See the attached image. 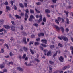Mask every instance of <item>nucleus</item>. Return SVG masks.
<instances>
[{
  "label": "nucleus",
  "mask_w": 73,
  "mask_h": 73,
  "mask_svg": "<svg viewBox=\"0 0 73 73\" xmlns=\"http://www.w3.org/2000/svg\"><path fill=\"white\" fill-rule=\"evenodd\" d=\"M58 38L59 39H60V40H62L63 39L64 41H66V42H68V41L69 40L68 38L66 37H65L64 36H62L61 37H58Z\"/></svg>",
  "instance_id": "1"
},
{
  "label": "nucleus",
  "mask_w": 73,
  "mask_h": 73,
  "mask_svg": "<svg viewBox=\"0 0 73 73\" xmlns=\"http://www.w3.org/2000/svg\"><path fill=\"white\" fill-rule=\"evenodd\" d=\"M5 66V63L4 62H3V64H0V68L3 69L4 68Z\"/></svg>",
  "instance_id": "2"
},
{
  "label": "nucleus",
  "mask_w": 73,
  "mask_h": 73,
  "mask_svg": "<svg viewBox=\"0 0 73 73\" xmlns=\"http://www.w3.org/2000/svg\"><path fill=\"white\" fill-rule=\"evenodd\" d=\"M25 17L24 18L25 21H27V19H28L29 17L28 15V13H25Z\"/></svg>",
  "instance_id": "3"
},
{
  "label": "nucleus",
  "mask_w": 73,
  "mask_h": 73,
  "mask_svg": "<svg viewBox=\"0 0 73 73\" xmlns=\"http://www.w3.org/2000/svg\"><path fill=\"white\" fill-rule=\"evenodd\" d=\"M4 27L6 28V29H9L11 28V26H9L8 25H4Z\"/></svg>",
  "instance_id": "4"
},
{
  "label": "nucleus",
  "mask_w": 73,
  "mask_h": 73,
  "mask_svg": "<svg viewBox=\"0 0 73 73\" xmlns=\"http://www.w3.org/2000/svg\"><path fill=\"white\" fill-rule=\"evenodd\" d=\"M39 18L40 19L38 21V23H40V21H42V15L41 14H40L39 15Z\"/></svg>",
  "instance_id": "5"
},
{
  "label": "nucleus",
  "mask_w": 73,
  "mask_h": 73,
  "mask_svg": "<svg viewBox=\"0 0 73 73\" xmlns=\"http://www.w3.org/2000/svg\"><path fill=\"white\" fill-rule=\"evenodd\" d=\"M59 60L62 62H63L64 61V57L62 56H60V58H59Z\"/></svg>",
  "instance_id": "6"
},
{
  "label": "nucleus",
  "mask_w": 73,
  "mask_h": 73,
  "mask_svg": "<svg viewBox=\"0 0 73 73\" xmlns=\"http://www.w3.org/2000/svg\"><path fill=\"white\" fill-rule=\"evenodd\" d=\"M41 41L42 42H43V43H44V44H47V40H44L42 39L41 40Z\"/></svg>",
  "instance_id": "7"
},
{
  "label": "nucleus",
  "mask_w": 73,
  "mask_h": 73,
  "mask_svg": "<svg viewBox=\"0 0 73 73\" xmlns=\"http://www.w3.org/2000/svg\"><path fill=\"white\" fill-rule=\"evenodd\" d=\"M47 56H52V52L51 51H48V53L47 54Z\"/></svg>",
  "instance_id": "8"
},
{
  "label": "nucleus",
  "mask_w": 73,
  "mask_h": 73,
  "mask_svg": "<svg viewBox=\"0 0 73 73\" xmlns=\"http://www.w3.org/2000/svg\"><path fill=\"white\" fill-rule=\"evenodd\" d=\"M44 36V33H39L38 35V36L39 37H41V36Z\"/></svg>",
  "instance_id": "9"
},
{
  "label": "nucleus",
  "mask_w": 73,
  "mask_h": 73,
  "mask_svg": "<svg viewBox=\"0 0 73 73\" xmlns=\"http://www.w3.org/2000/svg\"><path fill=\"white\" fill-rule=\"evenodd\" d=\"M30 13H35V11L34 10L32 9H30Z\"/></svg>",
  "instance_id": "10"
},
{
  "label": "nucleus",
  "mask_w": 73,
  "mask_h": 73,
  "mask_svg": "<svg viewBox=\"0 0 73 73\" xmlns=\"http://www.w3.org/2000/svg\"><path fill=\"white\" fill-rule=\"evenodd\" d=\"M19 70L20 72H23L24 70L22 68L19 67Z\"/></svg>",
  "instance_id": "11"
},
{
  "label": "nucleus",
  "mask_w": 73,
  "mask_h": 73,
  "mask_svg": "<svg viewBox=\"0 0 73 73\" xmlns=\"http://www.w3.org/2000/svg\"><path fill=\"white\" fill-rule=\"evenodd\" d=\"M11 29L12 31H13L14 32V31H15V27L13 26H12Z\"/></svg>",
  "instance_id": "12"
},
{
  "label": "nucleus",
  "mask_w": 73,
  "mask_h": 73,
  "mask_svg": "<svg viewBox=\"0 0 73 73\" xmlns=\"http://www.w3.org/2000/svg\"><path fill=\"white\" fill-rule=\"evenodd\" d=\"M19 5L20 7H21V8H24V6L23 5L22 3H19Z\"/></svg>",
  "instance_id": "13"
},
{
  "label": "nucleus",
  "mask_w": 73,
  "mask_h": 73,
  "mask_svg": "<svg viewBox=\"0 0 73 73\" xmlns=\"http://www.w3.org/2000/svg\"><path fill=\"white\" fill-rule=\"evenodd\" d=\"M6 8L7 10L8 11H10V7L8 6H6Z\"/></svg>",
  "instance_id": "14"
},
{
  "label": "nucleus",
  "mask_w": 73,
  "mask_h": 73,
  "mask_svg": "<svg viewBox=\"0 0 73 73\" xmlns=\"http://www.w3.org/2000/svg\"><path fill=\"white\" fill-rule=\"evenodd\" d=\"M45 12H47V13H50V11L48 9H46L45 10Z\"/></svg>",
  "instance_id": "15"
},
{
  "label": "nucleus",
  "mask_w": 73,
  "mask_h": 73,
  "mask_svg": "<svg viewBox=\"0 0 73 73\" xmlns=\"http://www.w3.org/2000/svg\"><path fill=\"white\" fill-rule=\"evenodd\" d=\"M66 21L67 24H69V20L68 19V18H66Z\"/></svg>",
  "instance_id": "16"
},
{
  "label": "nucleus",
  "mask_w": 73,
  "mask_h": 73,
  "mask_svg": "<svg viewBox=\"0 0 73 73\" xmlns=\"http://www.w3.org/2000/svg\"><path fill=\"white\" fill-rule=\"evenodd\" d=\"M60 29L62 31V32H63L64 31V28L63 27L61 26Z\"/></svg>",
  "instance_id": "17"
},
{
  "label": "nucleus",
  "mask_w": 73,
  "mask_h": 73,
  "mask_svg": "<svg viewBox=\"0 0 73 73\" xmlns=\"http://www.w3.org/2000/svg\"><path fill=\"white\" fill-rule=\"evenodd\" d=\"M4 46H5L6 47H7V49H9V46H8V44L5 43L4 44Z\"/></svg>",
  "instance_id": "18"
},
{
  "label": "nucleus",
  "mask_w": 73,
  "mask_h": 73,
  "mask_svg": "<svg viewBox=\"0 0 73 73\" xmlns=\"http://www.w3.org/2000/svg\"><path fill=\"white\" fill-rule=\"evenodd\" d=\"M40 44L38 42H35L34 43V44L35 46H37V45H38Z\"/></svg>",
  "instance_id": "19"
},
{
  "label": "nucleus",
  "mask_w": 73,
  "mask_h": 73,
  "mask_svg": "<svg viewBox=\"0 0 73 73\" xmlns=\"http://www.w3.org/2000/svg\"><path fill=\"white\" fill-rule=\"evenodd\" d=\"M49 63H50L51 65H54V62L51 61L50 60L49 61Z\"/></svg>",
  "instance_id": "20"
},
{
  "label": "nucleus",
  "mask_w": 73,
  "mask_h": 73,
  "mask_svg": "<svg viewBox=\"0 0 73 73\" xmlns=\"http://www.w3.org/2000/svg\"><path fill=\"white\" fill-rule=\"evenodd\" d=\"M23 41L24 42L25 44H27V41H26V38H23Z\"/></svg>",
  "instance_id": "21"
},
{
  "label": "nucleus",
  "mask_w": 73,
  "mask_h": 73,
  "mask_svg": "<svg viewBox=\"0 0 73 73\" xmlns=\"http://www.w3.org/2000/svg\"><path fill=\"white\" fill-rule=\"evenodd\" d=\"M55 27L56 29H58V30H60V28L57 25H55Z\"/></svg>",
  "instance_id": "22"
},
{
  "label": "nucleus",
  "mask_w": 73,
  "mask_h": 73,
  "mask_svg": "<svg viewBox=\"0 0 73 73\" xmlns=\"http://www.w3.org/2000/svg\"><path fill=\"white\" fill-rule=\"evenodd\" d=\"M35 10L36 11V12L38 13H40V11H39L37 10V9H35Z\"/></svg>",
  "instance_id": "23"
},
{
  "label": "nucleus",
  "mask_w": 73,
  "mask_h": 73,
  "mask_svg": "<svg viewBox=\"0 0 73 73\" xmlns=\"http://www.w3.org/2000/svg\"><path fill=\"white\" fill-rule=\"evenodd\" d=\"M25 12H26V13H27V14H29V10L28 9H27L25 10Z\"/></svg>",
  "instance_id": "24"
},
{
  "label": "nucleus",
  "mask_w": 73,
  "mask_h": 73,
  "mask_svg": "<svg viewBox=\"0 0 73 73\" xmlns=\"http://www.w3.org/2000/svg\"><path fill=\"white\" fill-rule=\"evenodd\" d=\"M58 46H60V47L61 48L63 47L62 45V44H61L60 43L58 44Z\"/></svg>",
  "instance_id": "25"
},
{
  "label": "nucleus",
  "mask_w": 73,
  "mask_h": 73,
  "mask_svg": "<svg viewBox=\"0 0 73 73\" xmlns=\"http://www.w3.org/2000/svg\"><path fill=\"white\" fill-rule=\"evenodd\" d=\"M33 25L35 26V27L38 26V24H37V23H34L33 24Z\"/></svg>",
  "instance_id": "26"
},
{
  "label": "nucleus",
  "mask_w": 73,
  "mask_h": 73,
  "mask_svg": "<svg viewBox=\"0 0 73 73\" xmlns=\"http://www.w3.org/2000/svg\"><path fill=\"white\" fill-rule=\"evenodd\" d=\"M72 5H69L68 6V8L69 9H72Z\"/></svg>",
  "instance_id": "27"
},
{
  "label": "nucleus",
  "mask_w": 73,
  "mask_h": 73,
  "mask_svg": "<svg viewBox=\"0 0 73 73\" xmlns=\"http://www.w3.org/2000/svg\"><path fill=\"white\" fill-rule=\"evenodd\" d=\"M34 42L33 41H30V43H29V45H31L32 44H33V43Z\"/></svg>",
  "instance_id": "28"
},
{
  "label": "nucleus",
  "mask_w": 73,
  "mask_h": 73,
  "mask_svg": "<svg viewBox=\"0 0 73 73\" xmlns=\"http://www.w3.org/2000/svg\"><path fill=\"white\" fill-rule=\"evenodd\" d=\"M30 52H31V53H32V54H34V52H33V50H32V49H30Z\"/></svg>",
  "instance_id": "29"
},
{
  "label": "nucleus",
  "mask_w": 73,
  "mask_h": 73,
  "mask_svg": "<svg viewBox=\"0 0 73 73\" xmlns=\"http://www.w3.org/2000/svg\"><path fill=\"white\" fill-rule=\"evenodd\" d=\"M57 52H58V51H57L54 54L53 57H54L55 56H57Z\"/></svg>",
  "instance_id": "30"
},
{
  "label": "nucleus",
  "mask_w": 73,
  "mask_h": 73,
  "mask_svg": "<svg viewBox=\"0 0 73 73\" xmlns=\"http://www.w3.org/2000/svg\"><path fill=\"white\" fill-rule=\"evenodd\" d=\"M57 20L59 21H60L62 20V19L61 18V17H58V18Z\"/></svg>",
  "instance_id": "31"
},
{
  "label": "nucleus",
  "mask_w": 73,
  "mask_h": 73,
  "mask_svg": "<svg viewBox=\"0 0 73 73\" xmlns=\"http://www.w3.org/2000/svg\"><path fill=\"white\" fill-rule=\"evenodd\" d=\"M30 18H31V19H34L35 18V17H34V16H33L32 15H31L30 16Z\"/></svg>",
  "instance_id": "32"
},
{
  "label": "nucleus",
  "mask_w": 73,
  "mask_h": 73,
  "mask_svg": "<svg viewBox=\"0 0 73 73\" xmlns=\"http://www.w3.org/2000/svg\"><path fill=\"white\" fill-rule=\"evenodd\" d=\"M59 21L58 20L55 19V22L58 24H59Z\"/></svg>",
  "instance_id": "33"
},
{
  "label": "nucleus",
  "mask_w": 73,
  "mask_h": 73,
  "mask_svg": "<svg viewBox=\"0 0 73 73\" xmlns=\"http://www.w3.org/2000/svg\"><path fill=\"white\" fill-rule=\"evenodd\" d=\"M23 33V36H26L27 35V34H26V33L24 32H22Z\"/></svg>",
  "instance_id": "34"
},
{
  "label": "nucleus",
  "mask_w": 73,
  "mask_h": 73,
  "mask_svg": "<svg viewBox=\"0 0 73 73\" xmlns=\"http://www.w3.org/2000/svg\"><path fill=\"white\" fill-rule=\"evenodd\" d=\"M25 57H26V54H24L22 57L23 59H24V58H25Z\"/></svg>",
  "instance_id": "35"
},
{
  "label": "nucleus",
  "mask_w": 73,
  "mask_h": 73,
  "mask_svg": "<svg viewBox=\"0 0 73 73\" xmlns=\"http://www.w3.org/2000/svg\"><path fill=\"white\" fill-rule=\"evenodd\" d=\"M49 70L50 71H49V73H50V72L52 71V69L50 67H49Z\"/></svg>",
  "instance_id": "36"
},
{
  "label": "nucleus",
  "mask_w": 73,
  "mask_h": 73,
  "mask_svg": "<svg viewBox=\"0 0 73 73\" xmlns=\"http://www.w3.org/2000/svg\"><path fill=\"white\" fill-rule=\"evenodd\" d=\"M35 61H37V62H40V60L38 59H35Z\"/></svg>",
  "instance_id": "37"
},
{
  "label": "nucleus",
  "mask_w": 73,
  "mask_h": 73,
  "mask_svg": "<svg viewBox=\"0 0 73 73\" xmlns=\"http://www.w3.org/2000/svg\"><path fill=\"white\" fill-rule=\"evenodd\" d=\"M36 4L37 5H40L41 4V3L40 2H37L36 3Z\"/></svg>",
  "instance_id": "38"
},
{
  "label": "nucleus",
  "mask_w": 73,
  "mask_h": 73,
  "mask_svg": "<svg viewBox=\"0 0 73 73\" xmlns=\"http://www.w3.org/2000/svg\"><path fill=\"white\" fill-rule=\"evenodd\" d=\"M62 23H65V20L64 18H62Z\"/></svg>",
  "instance_id": "39"
},
{
  "label": "nucleus",
  "mask_w": 73,
  "mask_h": 73,
  "mask_svg": "<svg viewBox=\"0 0 73 73\" xmlns=\"http://www.w3.org/2000/svg\"><path fill=\"white\" fill-rule=\"evenodd\" d=\"M43 21H44V22H46V19L44 17L43 19Z\"/></svg>",
  "instance_id": "40"
},
{
  "label": "nucleus",
  "mask_w": 73,
  "mask_h": 73,
  "mask_svg": "<svg viewBox=\"0 0 73 73\" xmlns=\"http://www.w3.org/2000/svg\"><path fill=\"white\" fill-rule=\"evenodd\" d=\"M4 52V50L3 49H2L1 50V53H3Z\"/></svg>",
  "instance_id": "41"
},
{
  "label": "nucleus",
  "mask_w": 73,
  "mask_h": 73,
  "mask_svg": "<svg viewBox=\"0 0 73 73\" xmlns=\"http://www.w3.org/2000/svg\"><path fill=\"white\" fill-rule=\"evenodd\" d=\"M69 5H72V4H73V2L70 1L69 3Z\"/></svg>",
  "instance_id": "42"
},
{
  "label": "nucleus",
  "mask_w": 73,
  "mask_h": 73,
  "mask_svg": "<svg viewBox=\"0 0 73 73\" xmlns=\"http://www.w3.org/2000/svg\"><path fill=\"white\" fill-rule=\"evenodd\" d=\"M20 15L21 16H24V13L21 12L20 14Z\"/></svg>",
  "instance_id": "43"
},
{
  "label": "nucleus",
  "mask_w": 73,
  "mask_h": 73,
  "mask_svg": "<svg viewBox=\"0 0 73 73\" xmlns=\"http://www.w3.org/2000/svg\"><path fill=\"white\" fill-rule=\"evenodd\" d=\"M5 5H8V1H6L5 3H4Z\"/></svg>",
  "instance_id": "44"
},
{
  "label": "nucleus",
  "mask_w": 73,
  "mask_h": 73,
  "mask_svg": "<svg viewBox=\"0 0 73 73\" xmlns=\"http://www.w3.org/2000/svg\"><path fill=\"white\" fill-rule=\"evenodd\" d=\"M4 28H2L0 29V32H2L4 31Z\"/></svg>",
  "instance_id": "45"
},
{
  "label": "nucleus",
  "mask_w": 73,
  "mask_h": 73,
  "mask_svg": "<svg viewBox=\"0 0 73 73\" xmlns=\"http://www.w3.org/2000/svg\"><path fill=\"white\" fill-rule=\"evenodd\" d=\"M54 45H51L50 46V49H53V48H54Z\"/></svg>",
  "instance_id": "46"
},
{
  "label": "nucleus",
  "mask_w": 73,
  "mask_h": 73,
  "mask_svg": "<svg viewBox=\"0 0 73 73\" xmlns=\"http://www.w3.org/2000/svg\"><path fill=\"white\" fill-rule=\"evenodd\" d=\"M14 9L15 10H17V7H16V6L14 5Z\"/></svg>",
  "instance_id": "47"
},
{
  "label": "nucleus",
  "mask_w": 73,
  "mask_h": 73,
  "mask_svg": "<svg viewBox=\"0 0 73 73\" xmlns=\"http://www.w3.org/2000/svg\"><path fill=\"white\" fill-rule=\"evenodd\" d=\"M24 5L25 7H28V4L26 3H24Z\"/></svg>",
  "instance_id": "48"
},
{
  "label": "nucleus",
  "mask_w": 73,
  "mask_h": 73,
  "mask_svg": "<svg viewBox=\"0 0 73 73\" xmlns=\"http://www.w3.org/2000/svg\"><path fill=\"white\" fill-rule=\"evenodd\" d=\"M15 17H16V19H18L19 18V15L17 14H16L15 15Z\"/></svg>",
  "instance_id": "49"
},
{
  "label": "nucleus",
  "mask_w": 73,
  "mask_h": 73,
  "mask_svg": "<svg viewBox=\"0 0 73 73\" xmlns=\"http://www.w3.org/2000/svg\"><path fill=\"white\" fill-rule=\"evenodd\" d=\"M23 48L24 49V51H27V50H28V49H27V48H25V47H24Z\"/></svg>",
  "instance_id": "50"
},
{
  "label": "nucleus",
  "mask_w": 73,
  "mask_h": 73,
  "mask_svg": "<svg viewBox=\"0 0 73 73\" xmlns=\"http://www.w3.org/2000/svg\"><path fill=\"white\" fill-rule=\"evenodd\" d=\"M41 44V45L43 47H46L47 46L46 45L43 44Z\"/></svg>",
  "instance_id": "51"
},
{
  "label": "nucleus",
  "mask_w": 73,
  "mask_h": 73,
  "mask_svg": "<svg viewBox=\"0 0 73 73\" xmlns=\"http://www.w3.org/2000/svg\"><path fill=\"white\" fill-rule=\"evenodd\" d=\"M57 1V0H52V2L54 3H56Z\"/></svg>",
  "instance_id": "52"
},
{
  "label": "nucleus",
  "mask_w": 73,
  "mask_h": 73,
  "mask_svg": "<svg viewBox=\"0 0 73 73\" xmlns=\"http://www.w3.org/2000/svg\"><path fill=\"white\" fill-rule=\"evenodd\" d=\"M11 23L13 25H15V22H14V21H11Z\"/></svg>",
  "instance_id": "53"
},
{
  "label": "nucleus",
  "mask_w": 73,
  "mask_h": 73,
  "mask_svg": "<svg viewBox=\"0 0 73 73\" xmlns=\"http://www.w3.org/2000/svg\"><path fill=\"white\" fill-rule=\"evenodd\" d=\"M7 69H4L3 70V72H7Z\"/></svg>",
  "instance_id": "54"
},
{
  "label": "nucleus",
  "mask_w": 73,
  "mask_h": 73,
  "mask_svg": "<svg viewBox=\"0 0 73 73\" xmlns=\"http://www.w3.org/2000/svg\"><path fill=\"white\" fill-rule=\"evenodd\" d=\"M10 56H11V57H12L13 55V54H12V52H11L9 54Z\"/></svg>",
  "instance_id": "55"
},
{
  "label": "nucleus",
  "mask_w": 73,
  "mask_h": 73,
  "mask_svg": "<svg viewBox=\"0 0 73 73\" xmlns=\"http://www.w3.org/2000/svg\"><path fill=\"white\" fill-rule=\"evenodd\" d=\"M67 69L66 66H64L62 68L63 70H65V69Z\"/></svg>",
  "instance_id": "56"
},
{
  "label": "nucleus",
  "mask_w": 73,
  "mask_h": 73,
  "mask_svg": "<svg viewBox=\"0 0 73 73\" xmlns=\"http://www.w3.org/2000/svg\"><path fill=\"white\" fill-rule=\"evenodd\" d=\"M40 38H38L36 39V41H40Z\"/></svg>",
  "instance_id": "57"
},
{
  "label": "nucleus",
  "mask_w": 73,
  "mask_h": 73,
  "mask_svg": "<svg viewBox=\"0 0 73 73\" xmlns=\"http://www.w3.org/2000/svg\"><path fill=\"white\" fill-rule=\"evenodd\" d=\"M23 26L22 25H21V30H23Z\"/></svg>",
  "instance_id": "58"
},
{
  "label": "nucleus",
  "mask_w": 73,
  "mask_h": 73,
  "mask_svg": "<svg viewBox=\"0 0 73 73\" xmlns=\"http://www.w3.org/2000/svg\"><path fill=\"white\" fill-rule=\"evenodd\" d=\"M9 64H11V65H13V63L12 62H9Z\"/></svg>",
  "instance_id": "59"
},
{
  "label": "nucleus",
  "mask_w": 73,
  "mask_h": 73,
  "mask_svg": "<svg viewBox=\"0 0 73 73\" xmlns=\"http://www.w3.org/2000/svg\"><path fill=\"white\" fill-rule=\"evenodd\" d=\"M32 18H30L29 19V21H32Z\"/></svg>",
  "instance_id": "60"
},
{
  "label": "nucleus",
  "mask_w": 73,
  "mask_h": 73,
  "mask_svg": "<svg viewBox=\"0 0 73 73\" xmlns=\"http://www.w3.org/2000/svg\"><path fill=\"white\" fill-rule=\"evenodd\" d=\"M13 3H14V2L13 1H11V5H13Z\"/></svg>",
  "instance_id": "61"
},
{
  "label": "nucleus",
  "mask_w": 73,
  "mask_h": 73,
  "mask_svg": "<svg viewBox=\"0 0 73 73\" xmlns=\"http://www.w3.org/2000/svg\"><path fill=\"white\" fill-rule=\"evenodd\" d=\"M10 40H11V41H13V40H14V39H13V37H11V39H10Z\"/></svg>",
  "instance_id": "62"
},
{
  "label": "nucleus",
  "mask_w": 73,
  "mask_h": 73,
  "mask_svg": "<svg viewBox=\"0 0 73 73\" xmlns=\"http://www.w3.org/2000/svg\"><path fill=\"white\" fill-rule=\"evenodd\" d=\"M32 38H35V35H31Z\"/></svg>",
  "instance_id": "63"
},
{
  "label": "nucleus",
  "mask_w": 73,
  "mask_h": 73,
  "mask_svg": "<svg viewBox=\"0 0 73 73\" xmlns=\"http://www.w3.org/2000/svg\"><path fill=\"white\" fill-rule=\"evenodd\" d=\"M71 40L72 42H73V38L71 37Z\"/></svg>",
  "instance_id": "64"
}]
</instances>
